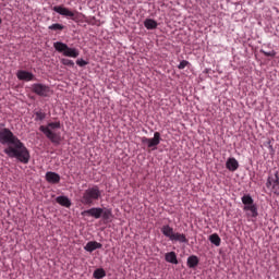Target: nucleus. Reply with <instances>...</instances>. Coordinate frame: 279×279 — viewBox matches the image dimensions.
<instances>
[{
    "instance_id": "nucleus-11",
    "label": "nucleus",
    "mask_w": 279,
    "mask_h": 279,
    "mask_svg": "<svg viewBox=\"0 0 279 279\" xmlns=\"http://www.w3.org/2000/svg\"><path fill=\"white\" fill-rule=\"evenodd\" d=\"M102 208L92 207L81 213L82 217H94V219H101Z\"/></svg>"
},
{
    "instance_id": "nucleus-25",
    "label": "nucleus",
    "mask_w": 279,
    "mask_h": 279,
    "mask_svg": "<svg viewBox=\"0 0 279 279\" xmlns=\"http://www.w3.org/2000/svg\"><path fill=\"white\" fill-rule=\"evenodd\" d=\"M61 64L64 66H75V62L71 59H61Z\"/></svg>"
},
{
    "instance_id": "nucleus-7",
    "label": "nucleus",
    "mask_w": 279,
    "mask_h": 279,
    "mask_svg": "<svg viewBox=\"0 0 279 279\" xmlns=\"http://www.w3.org/2000/svg\"><path fill=\"white\" fill-rule=\"evenodd\" d=\"M266 186L275 195H279V172L276 171L274 175H268L266 181Z\"/></svg>"
},
{
    "instance_id": "nucleus-21",
    "label": "nucleus",
    "mask_w": 279,
    "mask_h": 279,
    "mask_svg": "<svg viewBox=\"0 0 279 279\" xmlns=\"http://www.w3.org/2000/svg\"><path fill=\"white\" fill-rule=\"evenodd\" d=\"M93 277L95 279H101V278H106V270H104V268H97L94 274Z\"/></svg>"
},
{
    "instance_id": "nucleus-4",
    "label": "nucleus",
    "mask_w": 279,
    "mask_h": 279,
    "mask_svg": "<svg viewBox=\"0 0 279 279\" xmlns=\"http://www.w3.org/2000/svg\"><path fill=\"white\" fill-rule=\"evenodd\" d=\"M99 197H101V190H99V186L94 185L83 192L81 203H83L84 206H93Z\"/></svg>"
},
{
    "instance_id": "nucleus-28",
    "label": "nucleus",
    "mask_w": 279,
    "mask_h": 279,
    "mask_svg": "<svg viewBox=\"0 0 279 279\" xmlns=\"http://www.w3.org/2000/svg\"><path fill=\"white\" fill-rule=\"evenodd\" d=\"M76 64H77V66H86L88 64V61H86L84 59H77Z\"/></svg>"
},
{
    "instance_id": "nucleus-30",
    "label": "nucleus",
    "mask_w": 279,
    "mask_h": 279,
    "mask_svg": "<svg viewBox=\"0 0 279 279\" xmlns=\"http://www.w3.org/2000/svg\"><path fill=\"white\" fill-rule=\"evenodd\" d=\"M2 23V20H1V17H0V24Z\"/></svg>"
},
{
    "instance_id": "nucleus-24",
    "label": "nucleus",
    "mask_w": 279,
    "mask_h": 279,
    "mask_svg": "<svg viewBox=\"0 0 279 279\" xmlns=\"http://www.w3.org/2000/svg\"><path fill=\"white\" fill-rule=\"evenodd\" d=\"M101 217L102 219H110L112 217V210L111 209H102V213H101Z\"/></svg>"
},
{
    "instance_id": "nucleus-8",
    "label": "nucleus",
    "mask_w": 279,
    "mask_h": 279,
    "mask_svg": "<svg viewBox=\"0 0 279 279\" xmlns=\"http://www.w3.org/2000/svg\"><path fill=\"white\" fill-rule=\"evenodd\" d=\"M32 90L33 93H35V95H38L39 97H49V95H51V87L43 83L33 84Z\"/></svg>"
},
{
    "instance_id": "nucleus-14",
    "label": "nucleus",
    "mask_w": 279,
    "mask_h": 279,
    "mask_svg": "<svg viewBox=\"0 0 279 279\" xmlns=\"http://www.w3.org/2000/svg\"><path fill=\"white\" fill-rule=\"evenodd\" d=\"M46 180L49 184H58L60 182V174L49 171L46 173Z\"/></svg>"
},
{
    "instance_id": "nucleus-16",
    "label": "nucleus",
    "mask_w": 279,
    "mask_h": 279,
    "mask_svg": "<svg viewBox=\"0 0 279 279\" xmlns=\"http://www.w3.org/2000/svg\"><path fill=\"white\" fill-rule=\"evenodd\" d=\"M186 263L190 269H195V267L199 265V258L197 257V255H192L187 257Z\"/></svg>"
},
{
    "instance_id": "nucleus-22",
    "label": "nucleus",
    "mask_w": 279,
    "mask_h": 279,
    "mask_svg": "<svg viewBox=\"0 0 279 279\" xmlns=\"http://www.w3.org/2000/svg\"><path fill=\"white\" fill-rule=\"evenodd\" d=\"M48 29H50V32H62V29H64V25L60 23H54L49 25Z\"/></svg>"
},
{
    "instance_id": "nucleus-13",
    "label": "nucleus",
    "mask_w": 279,
    "mask_h": 279,
    "mask_svg": "<svg viewBox=\"0 0 279 279\" xmlns=\"http://www.w3.org/2000/svg\"><path fill=\"white\" fill-rule=\"evenodd\" d=\"M104 245L97 241H89L87 244L84 246L85 252L93 253L95 250H101Z\"/></svg>"
},
{
    "instance_id": "nucleus-15",
    "label": "nucleus",
    "mask_w": 279,
    "mask_h": 279,
    "mask_svg": "<svg viewBox=\"0 0 279 279\" xmlns=\"http://www.w3.org/2000/svg\"><path fill=\"white\" fill-rule=\"evenodd\" d=\"M226 168L229 170V171H236V169H239V161L236 160V158L234 157H231L227 160L226 162Z\"/></svg>"
},
{
    "instance_id": "nucleus-12",
    "label": "nucleus",
    "mask_w": 279,
    "mask_h": 279,
    "mask_svg": "<svg viewBox=\"0 0 279 279\" xmlns=\"http://www.w3.org/2000/svg\"><path fill=\"white\" fill-rule=\"evenodd\" d=\"M16 77L21 82H34V73L27 72L25 70L17 71Z\"/></svg>"
},
{
    "instance_id": "nucleus-29",
    "label": "nucleus",
    "mask_w": 279,
    "mask_h": 279,
    "mask_svg": "<svg viewBox=\"0 0 279 279\" xmlns=\"http://www.w3.org/2000/svg\"><path fill=\"white\" fill-rule=\"evenodd\" d=\"M267 145H268V149H269L270 151H274V145H271V141H268V142H267Z\"/></svg>"
},
{
    "instance_id": "nucleus-6",
    "label": "nucleus",
    "mask_w": 279,
    "mask_h": 279,
    "mask_svg": "<svg viewBox=\"0 0 279 279\" xmlns=\"http://www.w3.org/2000/svg\"><path fill=\"white\" fill-rule=\"evenodd\" d=\"M53 48L58 51V53H62L65 58H77L80 56V50L76 48H71L69 45L62 41H54Z\"/></svg>"
},
{
    "instance_id": "nucleus-17",
    "label": "nucleus",
    "mask_w": 279,
    "mask_h": 279,
    "mask_svg": "<svg viewBox=\"0 0 279 279\" xmlns=\"http://www.w3.org/2000/svg\"><path fill=\"white\" fill-rule=\"evenodd\" d=\"M56 202L60 206H64V208H71V199L68 196H58Z\"/></svg>"
},
{
    "instance_id": "nucleus-1",
    "label": "nucleus",
    "mask_w": 279,
    "mask_h": 279,
    "mask_svg": "<svg viewBox=\"0 0 279 279\" xmlns=\"http://www.w3.org/2000/svg\"><path fill=\"white\" fill-rule=\"evenodd\" d=\"M0 144L13 145L4 148L3 150L9 158H16V160L23 165H27V162H29V150L10 129L5 128V124L3 123H0Z\"/></svg>"
},
{
    "instance_id": "nucleus-26",
    "label": "nucleus",
    "mask_w": 279,
    "mask_h": 279,
    "mask_svg": "<svg viewBox=\"0 0 279 279\" xmlns=\"http://www.w3.org/2000/svg\"><path fill=\"white\" fill-rule=\"evenodd\" d=\"M260 53L266 56V58H274V57H276V51L275 50H271V51L260 50Z\"/></svg>"
},
{
    "instance_id": "nucleus-20",
    "label": "nucleus",
    "mask_w": 279,
    "mask_h": 279,
    "mask_svg": "<svg viewBox=\"0 0 279 279\" xmlns=\"http://www.w3.org/2000/svg\"><path fill=\"white\" fill-rule=\"evenodd\" d=\"M209 241L213 243V245H216V247H219L221 245V238H219V234L213 233L209 235Z\"/></svg>"
},
{
    "instance_id": "nucleus-27",
    "label": "nucleus",
    "mask_w": 279,
    "mask_h": 279,
    "mask_svg": "<svg viewBox=\"0 0 279 279\" xmlns=\"http://www.w3.org/2000/svg\"><path fill=\"white\" fill-rule=\"evenodd\" d=\"M190 62L187 60H182L179 65L178 69H180V71L186 69V66H189Z\"/></svg>"
},
{
    "instance_id": "nucleus-5",
    "label": "nucleus",
    "mask_w": 279,
    "mask_h": 279,
    "mask_svg": "<svg viewBox=\"0 0 279 279\" xmlns=\"http://www.w3.org/2000/svg\"><path fill=\"white\" fill-rule=\"evenodd\" d=\"M242 204H244L243 210L246 213V217L256 219L258 217V206L254 203L252 195L244 194L241 197Z\"/></svg>"
},
{
    "instance_id": "nucleus-10",
    "label": "nucleus",
    "mask_w": 279,
    "mask_h": 279,
    "mask_svg": "<svg viewBox=\"0 0 279 279\" xmlns=\"http://www.w3.org/2000/svg\"><path fill=\"white\" fill-rule=\"evenodd\" d=\"M52 10L57 12V14H60V16H65V19H73L75 16V13L66 7L56 5Z\"/></svg>"
},
{
    "instance_id": "nucleus-18",
    "label": "nucleus",
    "mask_w": 279,
    "mask_h": 279,
    "mask_svg": "<svg viewBox=\"0 0 279 279\" xmlns=\"http://www.w3.org/2000/svg\"><path fill=\"white\" fill-rule=\"evenodd\" d=\"M165 260L171 263V265H178V255L175 252L166 253Z\"/></svg>"
},
{
    "instance_id": "nucleus-9",
    "label": "nucleus",
    "mask_w": 279,
    "mask_h": 279,
    "mask_svg": "<svg viewBox=\"0 0 279 279\" xmlns=\"http://www.w3.org/2000/svg\"><path fill=\"white\" fill-rule=\"evenodd\" d=\"M160 141H162V137L160 136V132H155L154 137H142V143L143 145H147L149 149L151 147H158L160 145Z\"/></svg>"
},
{
    "instance_id": "nucleus-2",
    "label": "nucleus",
    "mask_w": 279,
    "mask_h": 279,
    "mask_svg": "<svg viewBox=\"0 0 279 279\" xmlns=\"http://www.w3.org/2000/svg\"><path fill=\"white\" fill-rule=\"evenodd\" d=\"M60 121L50 122L47 125L39 126V130L49 138L53 145H60L62 143V134L60 133Z\"/></svg>"
},
{
    "instance_id": "nucleus-19",
    "label": "nucleus",
    "mask_w": 279,
    "mask_h": 279,
    "mask_svg": "<svg viewBox=\"0 0 279 279\" xmlns=\"http://www.w3.org/2000/svg\"><path fill=\"white\" fill-rule=\"evenodd\" d=\"M144 27L146 29H156L158 27V22H156L154 19H146L144 21Z\"/></svg>"
},
{
    "instance_id": "nucleus-3",
    "label": "nucleus",
    "mask_w": 279,
    "mask_h": 279,
    "mask_svg": "<svg viewBox=\"0 0 279 279\" xmlns=\"http://www.w3.org/2000/svg\"><path fill=\"white\" fill-rule=\"evenodd\" d=\"M161 233L163 234V236L169 239V241H171V243H181V244L183 243L184 245L189 244V239L186 238V234L175 232L173 230V227H171L169 225H165L161 228Z\"/></svg>"
},
{
    "instance_id": "nucleus-23",
    "label": "nucleus",
    "mask_w": 279,
    "mask_h": 279,
    "mask_svg": "<svg viewBox=\"0 0 279 279\" xmlns=\"http://www.w3.org/2000/svg\"><path fill=\"white\" fill-rule=\"evenodd\" d=\"M47 119V113L43 112V110H38L35 112V121H45Z\"/></svg>"
}]
</instances>
